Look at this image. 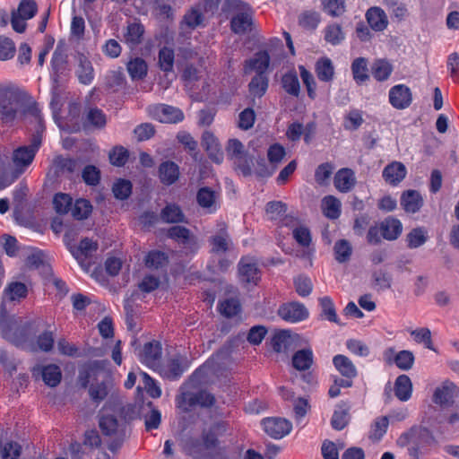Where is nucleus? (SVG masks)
<instances>
[{"mask_svg":"<svg viewBox=\"0 0 459 459\" xmlns=\"http://www.w3.org/2000/svg\"><path fill=\"white\" fill-rule=\"evenodd\" d=\"M75 74L79 82L82 84H91L94 79V69L89 57L82 53L76 56Z\"/></svg>","mask_w":459,"mask_h":459,"instance_id":"obj_15","label":"nucleus"},{"mask_svg":"<svg viewBox=\"0 0 459 459\" xmlns=\"http://www.w3.org/2000/svg\"><path fill=\"white\" fill-rule=\"evenodd\" d=\"M27 286L22 282H10L4 290V299L11 301H19L27 295Z\"/></svg>","mask_w":459,"mask_h":459,"instance_id":"obj_33","label":"nucleus"},{"mask_svg":"<svg viewBox=\"0 0 459 459\" xmlns=\"http://www.w3.org/2000/svg\"><path fill=\"white\" fill-rule=\"evenodd\" d=\"M456 386L453 382L445 381L437 386L433 394V402L437 404L446 405L452 402Z\"/></svg>","mask_w":459,"mask_h":459,"instance_id":"obj_26","label":"nucleus"},{"mask_svg":"<svg viewBox=\"0 0 459 459\" xmlns=\"http://www.w3.org/2000/svg\"><path fill=\"white\" fill-rule=\"evenodd\" d=\"M227 154L235 163L242 161L246 157L244 145L237 139L230 140L227 146Z\"/></svg>","mask_w":459,"mask_h":459,"instance_id":"obj_49","label":"nucleus"},{"mask_svg":"<svg viewBox=\"0 0 459 459\" xmlns=\"http://www.w3.org/2000/svg\"><path fill=\"white\" fill-rule=\"evenodd\" d=\"M143 32L144 29L142 24L137 22L128 24L124 34L125 42L131 48H134L141 42Z\"/></svg>","mask_w":459,"mask_h":459,"instance_id":"obj_35","label":"nucleus"},{"mask_svg":"<svg viewBox=\"0 0 459 459\" xmlns=\"http://www.w3.org/2000/svg\"><path fill=\"white\" fill-rule=\"evenodd\" d=\"M264 430L273 438L280 439L288 435L292 428L291 423L282 418H267L262 421Z\"/></svg>","mask_w":459,"mask_h":459,"instance_id":"obj_13","label":"nucleus"},{"mask_svg":"<svg viewBox=\"0 0 459 459\" xmlns=\"http://www.w3.org/2000/svg\"><path fill=\"white\" fill-rule=\"evenodd\" d=\"M335 368L346 378L357 376V369L352 361L344 355H336L333 359Z\"/></svg>","mask_w":459,"mask_h":459,"instance_id":"obj_30","label":"nucleus"},{"mask_svg":"<svg viewBox=\"0 0 459 459\" xmlns=\"http://www.w3.org/2000/svg\"><path fill=\"white\" fill-rule=\"evenodd\" d=\"M21 453V446L15 442L0 444V457L2 459H17Z\"/></svg>","mask_w":459,"mask_h":459,"instance_id":"obj_64","label":"nucleus"},{"mask_svg":"<svg viewBox=\"0 0 459 459\" xmlns=\"http://www.w3.org/2000/svg\"><path fill=\"white\" fill-rule=\"evenodd\" d=\"M334 186L342 193L351 191L356 183L354 172L350 169H341L338 170L333 178Z\"/></svg>","mask_w":459,"mask_h":459,"instance_id":"obj_21","label":"nucleus"},{"mask_svg":"<svg viewBox=\"0 0 459 459\" xmlns=\"http://www.w3.org/2000/svg\"><path fill=\"white\" fill-rule=\"evenodd\" d=\"M365 17L371 30L374 31H383L388 26V17L380 7L373 6L368 8Z\"/></svg>","mask_w":459,"mask_h":459,"instance_id":"obj_16","label":"nucleus"},{"mask_svg":"<svg viewBox=\"0 0 459 459\" xmlns=\"http://www.w3.org/2000/svg\"><path fill=\"white\" fill-rule=\"evenodd\" d=\"M23 252L27 255L26 264L28 266L38 268L39 265H43L45 255L42 251L32 247H27L23 249Z\"/></svg>","mask_w":459,"mask_h":459,"instance_id":"obj_62","label":"nucleus"},{"mask_svg":"<svg viewBox=\"0 0 459 459\" xmlns=\"http://www.w3.org/2000/svg\"><path fill=\"white\" fill-rule=\"evenodd\" d=\"M428 239L427 230L422 227L412 229L406 235V242L409 248H418L424 245Z\"/></svg>","mask_w":459,"mask_h":459,"instance_id":"obj_41","label":"nucleus"},{"mask_svg":"<svg viewBox=\"0 0 459 459\" xmlns=\"http://www.w3.org/2000/svg\"><path fill=\"white\" fill-rule=\"evenodd\" d=\"M323 213L329 219H337L341 214V202L333 195H327L322 200Z\"/></svg>","mask_w":459,"mask_h":459,"instance_id":"obj_39","label":"nucleus"},{"mask_svg":"<svg viewBox=\"0 0 459 459\" xmlns=\"http://www.w3.org/2000/svg\"><path fill=\"white\" fill-rule=\"evenodd\" d=\"M393 72V65L390 62L385 59H378L375 61L372 65V74L378 82L387 80Z\"/></svg>","mask_w":459,"mask_h":459,"instance_id":"obj_40","label":"nucleus"},{"mask_svg":"<svg viewBox=\"0 0 459 459\" xmlns=\"http://www.w3.org/2000/svg\"><path fill=\"white\" fill-rule=\"evenodd\" d=\"M181 446L183 452L195 459H198L201 455V441L199 436L186 435L182 438Z\"/></svg>","mask_w":459,"mask_h":459,"instance_id":"obj_32","label":"nucleus"},{"mask_svg":"<svg viewBox=\"0 0 459 459\" xmlns=\"http://www.w3.org/2000/svg\"><path fill=\"white\" fill-rule=\"evenodd\" d=\"M108 362L106 360H96L83 365L79 372V381L86 386L90 384L89 394L91 398L96 402L102 401L108 394V385L107 383L101 381L100 383L94 384L106 370Z\"/></svg>","mask_w":459,"mask_h":459,"instance_id":"obj_3","label":"nucleus"},{"mask_svg":"<svg viewBox=\"0 0 459 459\" xmlns=\"http://www.w3.org/2000/svg\"><path fill=\"white\" fill-rule=\"evenodd\" d=\"M167 262L168 257L166 255L156 250L149 252L144 258L145 266L149 269L161 268L166 265Z\"/></svg>","mask_w":459,"mask_h":459,"instance_id":"obj_48","label":"nucleus"},{"mask_svg":"<svg viewBox=\"0 0 459 459\" xmlns=\"http://www.w3.org/2000/svg\"><path fill=\"white\" fill-rule=\"evenodd\" d=\"M388 425L389 418L387 416L377 418L371 426L370 438L379 440L385 434Z\"/></svg>","mask_w":459,"mask_h":459,"instance_id":"obj_54","label":"nucleus"},{"mask_svg":"<svg viewBox=\"0 0 459 459\" xmlns=\"http://www.w3.org/2000/svg\"><path fill=\"white\" fill-rule=\"evenodd\" d=\"M319 304L322 308V316L330 322L338 323V316L332 299L327 296L322 297L319 299Z\"/></svg>","mask_w":459,"mask_h":459,"instance_id":"obj_55","label":"nucleus"},{"mask_svg":"<svg viewBox=\"0 0 459 459\" xmlns=\"http://www.w3.org/2000/svg\"><path fill=\"white\" fill-rule=\"evenodd\" d=\"M127 71L133 80H140L147 74V65L144 60L136 57L128 62Z\"/></svg>","mask_w":459,"mask_h":459,"instance_id":"obj_45","label":"nucleus"},{"mask_svg":"<svg viewBox=\"0 0 459 459\" xmlns=\"http://www.w3.org/2000/svg\"><path fill=\"white\" fill-rule=\"evenodd\" d=\"M238 278L243 284L256 285L260 281V270L255 258L246 256L238 263Z\"/></svg>","mask_w":459,"mask_h":459,"instance_id":"obj_9","label":"nucleus"},{"mask_svg":"<svg viewBox=\"0 0 459 459\" xmlns=\"http://www.w3.org/2000/svg\"><path fill=\"white\" fill-rule=\"evenodd\" d=\"M222 11L232 14L230 29L234 33L244 34L251 30L253 13L247 4L240 0H225Z\"/></svg>","mask_w":459,"mask_h":459,"instance_id":"obj_5","label":"nucleus"},{"mask_svg":"<svg viewBox=\"0 0 459 459\" xmlns=\"http://www.w3.org/2000/svg\"><path fill=\"white\" fill-rule=\"evenodd\" d=\"M279 316L285 321L297 323L307 319L309 316L308 309L299 302H289L280 307Z\"/></svg>","mask_w":459,"mask_h":459,"instance_id":"obj_11","label":"nucleus"},{"mask_svg":"<svg viewBox=\"0 0 459 459\" xmlns=\"http://www.w3.org/2000/svg\"><path fill=\"white\" fill-rule=\"evenodd\" d=\"M43 381L48 386L57 385L62 377L61 370L56 365H48L41 369Z\"/></svg>","mask_w":459,"mask_h":459,"instance_id":"obj_43","label":"nucleus"},{"mask_svg":"<svg viewBox=\"0 0 459 459\" xmlns=\"http://www.w3.org/2000/svg\"><path fill=\"white\" fill-rule=\"evenodd\" d=\"M283 89L290 95L299 96L300 91L299 82L296 73H288L282 76Z\"/></svg>","mask_w":459,"mask_h":459,"instance_id":"obj_51","label":"nucleus"},{"mask_svg":"<svg viewBox=\"0 0 459 459\" xmlns=\"http://www.w3.org/2000/svg\"><path fill=\"white\" fill-rule=\"evenodd\" d=\"M363 117L361 111L358 109L350 110L344 117L343 126L346 130H356L363 123Z\"/></svg>","mask_w":459,"mask_h":459,"instance_id":"obj_57","label":"nucleus"},{"mask_svg":"<svg viewBox=\"0 0 459 459\" xmlns=\"http://www.w3.org/2000/svg\"><path fill=\"white\" fill-rule=\"evenodd\" d=\"M142 378L143 388L152 398H159L161 395V388L158 383L152 378L147 373H140Z\"/></svg>","mask_w":459,"mask_h":459,"instance_id":"obj_52","label":"nucleus"},{"mask_svg":"<svg viewBox=\"0 0 459 459\" xmlns=\"http://www.w3.org/2000/svg\"><path fill=\"white\" fill-rule=\"evenodd\" d=\"M86 122L90 126L100 128L106 125L107 119L102 110L95 108L89 109L86 115Z\"/></svg>","mask_w":459,"mask_h":459,"instance_id":"obj_59","label":"nucleus"},{"mask_svg":"<svg viewBox=\"0 0 459 459\" xmlns=\"http://www.w3.org/2000/svg\"><path fill=\"white\" fill-rule=\"evenodd\" d=\"M322 9L332 17H339L346 11L345 0H322Z\"/></svg>","mask_w":459,"mask_h":459,"instance_id":"obj_44","label":"nucleus"},{"mask_svg":"<svg viewBox=\"0 0 459 459\" xmlns=\"http://www.w3.org/2000/svg\"><path fill=\"white\" fill-rule=\"evenodd\" d=\"M324 34L325 40L333 46L341 44L345 39V33L338 23L328 24L324 30Z\"/></svg>","mask_w":459,"mask_h":459,"instance_id":"obj_34","label":"nucleus"},{"mask_svg":"<svg viewBox=\"0 0 459 459\" xmlns=\"http://www.w3.org/2000/svg\"><path fill=\"white\" fill-rule=\"evenodd\" d=\"M268 88V78L264 74H256L249 82V91L254 96H263Z\"/></svg>","mask_w":459,"mask_h":459,"instance_id":"obj_50","label":"nucleus"},{"mask_svg":"<svg viewBox=\"0 0 459 459\" xmlns=\"http://www.w3.org/2000/svg\"><path fill=\"white\" fill-rule=\"evenodd\" d=\"M204 414L214 421L203 431V455L213 457L221 452L219 437L226 431V424L219 420L223 411L214 395L203 391V416Z\"/></svg>","mask_w":459,"mask_h":459,"instance_id":"obj_1","label":"nucleus"},{"mask_svg":"<svg viewBox=\"0 0 459 459\" xmlns=\"http://www.w3.org/2000/svg\"><path fill=\"white\" fill-rule=\"evenodd\" d=\"M350 409L351 406L344 402L336 405L331 419V425L336 430L343 429L350 421Z\"/></svg>","mask_w":459,"mask_h":459,"instance_id":"obj_23","label":"nucleus"},{"mask_svg":"<svg viewBox=\"0 0 459 459\" xmlns=\"http://www.w3.org/2000/svg\"><path fill=\"white\" fill-rule=\"evenodd\" d=\"M315 71L317 78L322 82H331L334 75V67L333 62L328 57L318 59L315 65Z\"/></svg>","mask_w":459,"mask_h":459,"instance_id":"obj_31","label":"nucleus"},{"mask_svg":"<svg viewBox=\"0 0 459 459\" xmlns=\"http://www.w3.org/2000/svg\"><path fill=\"white\" fill-rule=\"evenodd\" d=\"M203 148L208 153L209 158L215 163H221L223 160V152L218 139L210 132L203 133Z\"/></svg>","mask_w":459,"mask_h":459,"instance_id":"obj_18","label":"nucleus"},{"mask_svg":"<svg viewBox=\"0 0 459 459\" xmlns=\"http://www.w3.org/2000/svg\"><path fill=\"white\" fill-rule=\"evenodd\" d=\"M416 343L423 344L425 348L435 351L431 337V332L428 327H420L407 330Z\"/></svg>","mask_w":459,"mask_h":459,"instance_id":"obj_36","label":"nucleus"},{"mask_svg":"<svg viewBox=\"0 0 459 459\" xmlns=\"http://www.w3.org/2000/svg\"><path fill=\"white\" fill-rule=\"evenodd\" d=\"M184 215L178 206L167 205L161 212V219L166 222L175 223L183 221Z\"/></svg>","mask_w":459,"mask_h":459,"instance_id":"obj_58","label":"nucleus"},{"mask_svg":"<svg viewBox=\"0 0 459 459\" xmlns=\"http://www.w3.org/2000/svg\"><path fill=\"white\" fill-rule=\"evenodd\" d=\"M40 143L34 140L30 146H22L14 150L13 153V170L3 171V178L0 179V190L10 186L32 162Z\"/></svg>","mask_w":459,"mask_h":459,"instance_id":"obj_4","label":"nucleus"},{"mask_svg":"<svg viewBox=\"0 0 459 459\" xmlns=\"http://www.w3.org/2000/svg\"><path fill=\"white\" fill-rule=\"evenodd\" d=\"M66 65V55L64 53L62 49L57 48L52 56L51 59V67L53 71V75H57L58 74H62L65 68Z\"/></svg>","mask_w":459,"mask_h":459,"instance_id":"obj_61","label":"nucleus"},{"mask_svg":"<svg viewBox=\"0 0 459 459\" xmlns=\"http://www.w3.org/2000/svg\"><path fill=\"white\" fill-rule=\"evenodd\" d=\"M334 257L339 263H345L350 260L352 254V247L348 240H338L333 247Z\"/></svg>","mask_w":459,"mask_h":459,"instance_id":"obj_46","label":"nucleus"},{"mask_svg":"<svg viewBox=\"0 0 459 459\" xmlns=\"http://www.w3.org/2000/svg\"><path fill=\"white\" fill-rule=\"evenodd\" d=\"M65 242L73 256L78 261L82 268L89 272L91 270V263L87 262L89 258L96 253L98 249L97 242L90 239L83 238L78 246L73 245L68 240V235L65 236Z\"/></svg>","mask_w":459,"mask_h":459,"instance_id":"obj_7","label":"nucleus"},{"mask_svg":"<svg viewBox=\"0 0 459 459\" xmlns=\"http://www.w3.org/2000/svg\"><path fill=\"white\" fill-rule=\"evenodd\" d=\"M219 311L227 318L239 316L242 313V306L239 298L238 296L226 298L220 302Z\"/></svg>","mask_w":459,"mask_h":459,"instance_id":"obj_24","label":"nucleus"},{"mask_svg":"<svg viewBox=\"0 0 459 459\" xmlns=\"http://www.w3.org/2000/svg\"><path fill=\"white\" fill-rule=\"evenodd\" d=\"M380 230L383 238L395 240L402 234L403 224L396 218L387 217L380 222Z\"/></svg>","mask_w":459,"mask_h":459,"instance_id":"obj_20","label":"nucleus"},{"mask_svg":"<svg viewBox=\"0 0 459 459\" xmlns=\"http://www.w3.org/2000/svg\"><path fill=\"white\" fill-rule=\"evenodd\" d=\"M383 355L386 363H394L398 368L404 371L411 369L415 360L412 351L403 350L396 352L393 347L386 349Z\"/></svg>","mask_w":459,"mask_h":459,"instance_id":"obj_10","label":"nucleus"},{"mask_svg":"<svg viewBox=\"0 0 459 459\" xmlns=\"http://www.w3.org/2000/svg\"><path fill=\"white\" fill-rule=\"evenodd\" d=\"M160 178L162 183L166 185L173 184L179 176L178 167L173 162H164L160 165Z\"/></svg>","mask_w":459,"mask_h":459,"instance_id":"obj_37","label":"nucleus"},{"mask_svg":"<svg viewBox=\"0 0 459 459\" xmlns=\"http://www.w3.org/2000/svg\"><path fill=\"white\" fill-rule=\"evenodd\" d=\"M313 363V352L310 349L298 351L292 358L293 367L301 371L308 369Z\"/></svg>","mask_w":459,"mask_h":459,"instance_id":"obj_38","label":"nucleus"},{"mask_svg":"<svg viewBox=\"0 0 459 459\" xmlns=\"http://www.w3.org/2000/svg\"><path fill=\"white\" fill-rule=\"evenodd\" d=\"M436 438L432 432L421 425H414L407 431L400 435L396 444L400 447H407L411 459H420L424 446H432Z\"/></svg>","mask_w":459,"mask_h":459,"instance_id":"obj_2","label":"nucleus"},{"mask_svg":"<svg viewBox=\"0 0 459 459\" xmlns=\"http://www.w3.org/2000/svg\"><path fill=\"white\" fill-rule=\"evenodd\" d=\"M132 192V184L129 180L118 179L113 186L114 195L120 200L126 199Z\"/></svg>","mask_w":459,"mask_h":459,"instance_id":"obj_63","label":"nucleus"},{"mask_svg":"<svg viewBox=\"0 0 459 459\" xmlns=\"http://www.w3.org/2000/svg\"><path fill=\"white\" fill-rule=\"evenodd\" d=\"M320 22V15L315 11H306L299 16V24L307 30H315Z\"/></svg>","mask_w":459,"mask_h":459,"instance_id":"obj_53","label":"nucleus"},{"mask_svg":"<svg viewBox=\"0 0 459 459\" xmlns=\"http://www.w3.org/2000/svg\"><path fill=\"white\" fill-rule=\"evenodd\" d=\"M221 204L220 187L203 186V214L215 212Z\"/></svg>","mask_w":459,"mask_h":459,"instance_id":"obj_17","label":"nucleus"},{"mask_svg":"<svg viewBox=\"0 0 459 459\" xmlns=\"http://www.w3.org/2000/svg\"><path fill=\"white\" fill-rule=\"evenodd\" d=\"M91 204L84 199L77 200L74 206L71 207L72 215L77 220L86 219L91 212Z\"/></svg>","mask_w":459,"mask_h":459,"instance_id":"obj_56","label":"nucleus"},{"mask_svg":"<svg viewBox=\"0 0 459 459\" xmlns=\"http://www.w3.org/2000/svg\"><path fill=\"white\" fill-rule=\"evenodd\" d=\"M73 199L68 194L58 193L53 198V206L56 213L65 214L71 211Z\"/></svg>","mask_w":459,"mask_h":459,"instance_id":"obj_47","label":"nucleus"},{"mask_svg":"<svg viewBox=\"0 0 459 459\" xmlns=\"http://www.w3.org/2000/svg\"><path fill=\"white\" fill-rule=\"evenodd\" d=\"M201 403V375L198 368L181 387L176 399L177 408L181 413L194 412Z\"/></svg>","mask_w":459,"mask_h":459,"instance_id":"obj_6","label":"nucleus"},{"mask_svg":"<svg viewBox=\"0 0 459 459\" xmlns=\"http://www.w3.org/2000/svg\"><path fill=\"white\" fill-rule=\"evenodd\" d=\"M159 64L164 72H171L174 65V52L171 48H163L159 53Z\"/></svg>","mask_w":459,"mask_h":459,"instance_id":"obj_60","label":"nucleus"},{"mask_svg":"<svg viewBox=\"0 0 459 459\" xmlns=\"http://www.w3.org/2000/svg\"><path fill=\"white\" fill-rule=\"evenodd\" d=\"M406 173V168L402 162L393 161L384 169L382 176L387 184L396 186L405 178Z\"/></svg>","mask_w":459,"mask_h":459,"instance_id":"obj_19","label":"nucleus"},{"mask_svg":"<svg viewBox=\"0 0 459 459\" xmlns=\"http://www.w3.org/2000/svg\"><path fill=\"white\" fill-rule=\"evenodd\" d=\"M389 102L396 109H405L412 102L411 89L404 84H397L389 90Z\"/></svg>","mask_w":459,"mask_h":459,"instance_id":"obj_12","label":"nucleus"},{"mask_svg":"<svg viewBox=\"0 0 459 459\" xmlns=\"http://www.w3.org/2000/svg\"><path fill=\"white\" fill-rule=\"evenodd\" d=\"M294 342L293 337L289 330H281L274 333L271 343L275 352L286 353Z\"/></svg>","mask_w":459,"mask_h":459,"instance_id":"obj_25","label":"nucleus"},{"mask_svg":"<svg viewBox=\"0 0 459 459\" xmlns=\"http://www.w3.org/2000/svg\"><path fill=\"white\" fill-rule=\"evenodd\" d=\"M423 204V200L415 190H408L404 192L401 197V205L405 212L415 213L420 211Z\"/></svg>","mask_w":459,"mask_h":459,"instance_id":"obj_27","label":"nucleus"},{"mask_svg":"<svg viewBox=\"0 0 459 459\" xmlns=\"http://www.w3.org/2000/svg\"><path fill=\"white\" fill-rule=\"evenodd\" d=\"M152 117L160 123H178L183 120V112L175 107L160 104L150 110Z\"/></svg>","mask_w":459,"mask_h":459,"instance_id":"obj_14","label":"nucleus"},{"mask_svg":"<svg viewBox=\"0 0 459 459\" xmlns=\"http://www.w3.org/2000/svg\"><path fill=\"white\" fill-rule=\"evenodd\" d=\"M351 71L358 83L366 82L368 79V60L364 57L356 58L351 64Z\"/></svg>","mask_w":459,"mask_h":459,"instance_id":"obj_42","label":"nucleus"},{"mask_svg":"<svg viewBox=\"0 0 459 459\" xmlns=\"http://www.w3.org/2000/svg\"><path fill=\"white\" fill-rule=\"evenodd\" d=\"M412 394V383L406 375L399 376L394 383V394L402 402L408 401Z\"/></svg>","mask_w":459,"mask_h":459,"instance_id":"obj_29","label":"nucleus"},{"mask_svg":"<svg viewBox=\"0 0 459 459\" xmlns=\"http://www.w3.org/2000/svg\"><path fill=\"white\" fill-rule=\"evenodd\" d=\"M135 354L143 365L155 371L162 360V347L160 342L152 340L135 349Z\"/></svg>","mask_w":459,"mask_h":459,"instance_id":"obj_8","label":"nucleus"},{"mask_svg":"<svg viewBox=\"0 0 459 459\" xmlns=\"http://www.w3.org/2000/svg\"><path fill=\"white\" fill-rule=\"evenodd\" d=\"M185 368L181 365L178 359H171L168 360L164 365L160 363V368H157V372L165 378L176 379L179 377L184 372Z\"/></svg>","mask_w":459,"mask_h":459,"instance_id":"obj_28","label":"nucleus"},{"mask_svg":"<svg viewBox=\"0 0 459 459\" xmlns=\"http://www.w3.org/2000/svg\"><path fill=\"white\" fill-rule=\"evenodd\" d=\"M270 64V56L266 51L256 53L253 58L246 62L245 71L255 72L257 74H264Z\"/></svg>","mask_w":459,"mask_h":459,"instance_id":"obj_22","label":"nucleus"}]
</instances>
